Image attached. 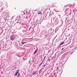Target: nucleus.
Segmentation results:
<instances>
[{
  "mask_svg": "<svg viewBox=\"0 0 77 77\" xmlns=\"http://www.w3.org/2000/svg\"><path fill=\"white\" fill-rule=\"evenodd\" d=\"M75 39H72V44H73V46H74V47L75 48V46H77V42L76 41H75Z\"/></svg>",
  "mask_w": 77,
  "mask_h": 77,
  "instance_id": "f257e3e1",
  "label": "nucleus"
},
{
  "mask_svg": "<svg viewBox=\"0 0 77 77\" xmlns=\"http://www.w3.org/2000/svg\"><path fill=\"white\" fill-rule=\"evenodd\" d=\"M61 41H62V42H61L60 45H63V44H64V43L65 42V39H61Z\"/></svg>",
  "mask_w": 77,
  "mask_h": 77,
  "instance_id": "f03ea898",
  "label": "nucleus"
},
{
  "mask_svg": "<svg viewBox=\"0 0 77 77\" xmlns=\"http://www.w3.org/2000/svg\"><path fill=\"white\" fill-rule=\"evenodd\" d=\"M69 47H70V48H74V49H75V50L77 48V47H74V46H73V43H72L70 45H69Z\"/></svg>",
  "mask_w": 77,
  "mask_h": 77,
  "instance_id": "7ed1b4c3",
  "label": "nucleus"
},
{
  "mask_svg": "<svg viewBox=\"0 0 77 77\" xmlns=\"http://www.w3.org/2000/svg\"><path fill=\"white\" fill-rule=\"evenodd\" d=\"M58 69H59V68H58V67H57V69L54 70V73L55 74H57V73H58Z\"/></svg>",
  "mask_w": 77,
  "mask_h": 77,
  "instance_id": "20e7f679",
  "label": "nucleus"
},
{
  "mask_svg": "<svg viewBox=\"0 0 77 77\" xmlns=\"http://www.w3.org/2000/svg\"><path fill=\"white\" fill-rule=\"evenodd\" d=\"M15 36L14 35H12L11 37V39H15Z\"/></svg>",
  "mask_w": 77,
  "mask_h": 77,
  "instance_id": "39448f33",
  "label": "nucleus"
},
{
  "mask_svg": "<svg viewBox=\"0 0 77 77\" xmlns=\"http://www.w3.org/2000/svg\"><path fill=\"white\" fill-rule=\"evenodd\" d=\"M37 50H38V48H37L36 50L35 51L34 53H33V54H35L36 53V52L37 51Z\"/></svg>",
  "mask_w": 77,
  "mask_h": 77,
  "instance_id": "423d86ee",
  "label": "nucleus"
},
{
  "mask_svg": "<svg viewBox=\"0 0 77 77\" xmlns=\"http://www.w3.org/2000/svg\"><path fill=\"white\" fill-rule=\"evenodd\" d=\"M10 42H11V41L9 40H8L7 41V44H9Z\"/></svg>",
  "mask_w": 77,
  "mask_h": 77,
  "instance_id": "0eeeda50",
  "label": "nucleus"
},
{
  "mask_svg": "<svg viewBox=\"0 0 77 77\" xmlns=\"http://www.w3.org/2000/svg\"><path fill=\"white\" fill-rule=\"evenodd\" d=\"M67 49H68V47L66 46L64 48V50H66Z\"/></svg>",
  "mask_w": 77,
  "mask_h": 77,
  "instance_id": "6e6552de",
  "label": "nucleus"
},
{
  "mask_svg": "<svg viewBox=\"0 0 77 77\" xmlns=\"http://www.w3.org/2000/svg\"><path fill=\"white\" fill-rule=\"evenodd\" d=\"M71 39H69L68 40L67 42H68L69 43H70V42H71Z\"/></svg>",
  "mask_w": 77,
  "mask_h": 77,
  "instance_id": "1a4fd4ad",
  "label": "nucleus"
},
{
  "mask_svg": "<svg viewBox=\"0 0 77 77\" xmlns=\"http://www.w3.org/2000/svg\"><path fill=\"white\" fill-rule=\"evenodd\" d=\"M28 42H21V44L23 45V44H26V43H27Z\"/></svg>",
  "mask_w": 77,
  "mask_h": 77,
  "instance_id": "9d476101",
  "label": "nucleus"
},
{
  "mask_svg": "<svg viewBox=\"0 0 77 77\" xmlns=\"http://www.w3.org/2000/svg\"><path fill=\"white\" fill-rule=\"evenodd\" d=\"M39 14H42V12H39V13H38V14L39 15Z\"/></svg>",
  "mask_w": 77,
  "mask_h": 77,
  "instance_id": "9b49d317",
  "label": "nucleus"
},
{
  "mask_svg": "<svg viewBox=\"0 0 77 77\" xmlns=\"http://www.w3.org/2000/svg\"><path fill=\"white\" fill-rule=\"evenodd\" d=\"M25 41H26V40H25L24 39H23L22 40V42H25Z\"/></svg>",
  "mask_w": 77,
  "mask_h": 77,
  "instance_id": "f8f14e48",
  "label": "nucleus"
},
{
  "mask_svg": "<svg viewBox=\"0 0 77 77\" xmlns=\"http://www.w3.org/2000/svg\"><path fill=\"white\" fill-rule=\"evenodd\" d=\"M36 72H34L33 74V75H35L36 74Z\"/></svg>",
  "mask_w": 77,
  "mask_h": 77,
  "instance_id": "ddd939ff",
  "label": "nucleus"
},
{
  "mask_svg": "<svg viewBox=\"0 0 77 77\" xmlns=\"http://www.w3.org/2000/svg\"><path fill=\"white\" fill-rule=\"evenodd\" d=\"M42 63H41L39 65V67H40L41 66V65H42Z\"/></svg>",
  "mask_w": 77,
  "mask_h": 77,
  "instance_id": "4468645a",
  "label": "nucleus"
},
{
  "mask_svg": "<svg viewBox=\"0 0 77 77\" xmlns=\"http://www.w3.org/2000/svg\"><path fill=\"white\" fill-rule=\"evenodd\" d=\"M45 66H46V65H45V64L44 65H43L42 66H43V67L44 68V67H45Z\"/></svg>",
  "mask_w": 77,
  "mask_h": 77,
  "instance_id": "2eb2a0df",
  "label": "nucleus"
},
{
  "mask_svg": "<svg viewBox=\"0 0 77 77\" xmlns=\"http://www.w3.org/2000/svg\"><path fill=\"white\" fill-rule=\"evenodd\" d=\"M45 57H46V56H45L43 59V60H45Z\"/></svg>",
  "mask_w": 77,
  "mask_h": 77,
  "instance_id": "dca6fc26",
  "label": "nucleus"
},
{
  "mask_svg": "<svg viewBox=\"0 0 77 77\" xmlns=\"http://www.w3.org/2000/svg\"><path fill=\"white\" fill-rule=\"evenodd\" d=\"M18 72H19V71L18 70H17L16 73L18 74Z\"/></svg>",
  "mask_w": 77,
  "mask_h": 77,
  "instance_id": "f3484780",
  "label": "nucleus"
},
{
  "mask_svg": "<svg viewBox=\"0 0 77 77\" xmlns=\"http://www.w3.org/2000/svg\"><path fill=\"white\" fill-rule=\"evenodd\" d=\"M10 39L11 41H14V39Z\"/></svg>",
  "mask_w": 77,
  "mask_h": 77,
  "instance_id": "a211bd4d",
  "label": "nucleus"
},
{
  "mask_svg": "<svg viewBox=\"0 0 77 77\" xmlns=\"http://www.w3.org/2000/svg\"><path fill=\"white\" fill-rule=\"evenodd\" d=\"M17 74H18V73H16L14 74V75H16V76H17Z\"/></svg>",
  "mask_w": 77,
  "mask_h": 77,
  "instance_id": "6ab92c4d",
  "label": "nucleus"
},
{
  "mask_svg": "<svg viewBox=\"0 0 77 77\" xmlns=\"http://www.w3.org/2000/svg\"><path fill=\"white\" fill-rule=\"evenodd\" d=\"M6 46H7V44H5V48H6Z\"/></svg>",
  "mask_w": 77,
  "mask_h": 77,
  "instance_id": "aec40b11",
  "label": "nucleus"
},
{
  "mask_svg": "<svg viewBox=\"0 0 77 77\" xmlns=\"http://www.w3.org/2000/svg\"><path fill=\"white\" fill-rule=\"evenodd\" d=\"M63 50L64 51V48H63L62 49L61 51H62Z\"/></svg>",
  "mask_w": 77,
  "mask_h": 77,
  "instance_id": "412c9836",
  "label": "nucleus"
},
{
  "mask_svg": "<svg viewBox=\"0 0 77 77\" xmlns=\"http://www.w3.org/2000/svg\"><path fill=\"white\" fill-rule=\"evenodd\" d=\"M23 60H26V59H24V58H23Z\"/></svg>",
  "mask_w": 77,
  "mask_h": 77,
  "instance_id": "4be33fe9",
  "label": "nucleus"
},
{
  "mask_svg": "<svg viewBox=\"0 0 77 77\" xmlns=\"http://www.w3.org/2000/svg\"><path fill=\"white\" fill-rule=\"evenodd\" d=\"M44 60H43L42 61V63H43V62H44Z\"/></svg>",
  "mask_w": 77,
  "mask_h": 77,
  "instance_id": "5701e85b",
  "label": "nucleus"
},
{
  "mask_svg": "<svg viewBox=\"0 0 77 77\" xmlns=\"http://www.w3.org/2000/svg\"><path fill=\"white\" fill-rule=\"evenodd\" d=\"M56 40H57V42H58L59 41H57V39H56Z\"/></svg>",
  "mask_w": 77,
  "mask_h": 77,
  "instance_id": "b1692460",
  "label": "nucleus"
},
{
  "mask_svg": "<svg viewBox=\"0 0 77 77\" xmlns=\"http://www.w3.org/2000/svg\"><path fill=\"white\" fill-rule=\"evenodd\" d=\"M23 47H26V45L23 46Z\"/></svg>",
  "mask_w": 77,
  "mask_h": 77,
  "instance_id": "393cba45",
  "label": "nucleus"
},
{
  "mask_svg": "<svg viewBox=\"0 0 77 77\" xmlns=\"http://www.w3.org/2000/svg\"><path fill=\"white\" fill-rule=\"evenodd\" d=\"M47 35H45V36H46Z\"/></svg>",
  "mask_w": 77,
  "mask_h": 77,
  "instance_id": "a878e982",
  "label": "nucleus"
},
{
  "mask_svg": "<svg viewBox=\"0 0 77 77\" xmlns=\"http://www.w3.org/2000/svg\"><path fill=\"white\" fill-rule=\"evenodd\" d=\"M1 69V68L0 67V69Z\"/></svg>",
  "mask_w": 77,
  "mask_h": 77,
  "instance_id": "bb28decb",
  "label": "nucleus"
},
{
  "mask_svg": "<svg viewBox=\"0 0 77 77\" xmlns=\"http://www.w3.org/2000/svg\"><path fill=\"white\" fill-rule=\"evenodd\" d=\"M5 20H7V19H5Z\"/></svg>",
  "mask_w": 77,
  "mask_h": 77,
  "instance_id": "cd10ccee",
  "label": "nucleus"
},
{
  "mask_svg": "<svg viewBox=\"0 0 77 77\" xmlns=\"http://www.w3.org/2000/svg\"><path fill=\"white\" fill-rule=\"evenodd\" d=\"M56 58H55L54 59H55Z\"/></svg>",
  "mask_w": 77,
  "mask_h": 77,
  "instance_id": "c85d7f7f",
  "label": "nucleus"
}]
</instances>
